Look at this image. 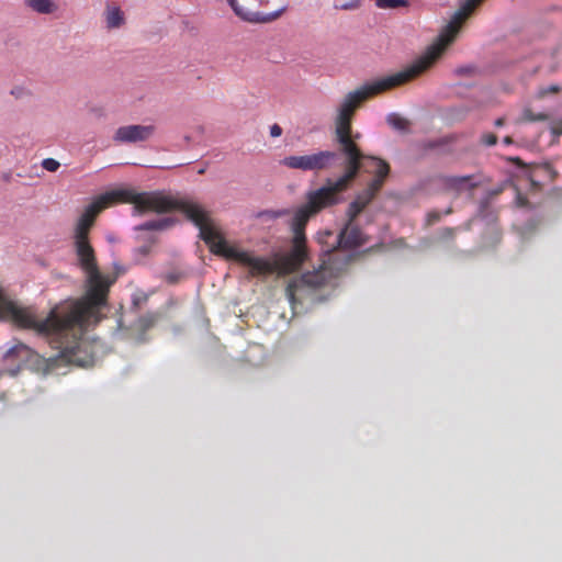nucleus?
<instances>
[{"label":"nucleus","instance_id":"f257e3e1","mask_svg":"<svg viewBox=\"0 0 562 562\" xmlns=\"http://www.w3.org/2000/svg\"><path fill=\"white\" fill-rule=\"evenodd\" d=\"M484 0H464L442 27L435 42L401 71L364 81L347 92L336 108L335 134L337 140H357L360 134L353 133L351 122L358 109L368 100L417 79L432 69L443 57L448 47L456 41L463 24Z\"/></svg>","mask_w":562,"mask_h":562},{"label":"nucleus","instance_id":"f03ea898","mask_svg":"<svg viewBox=\"0 0 562 562\" xmlns=\"http://www.w3.org/2000/svg\"><path fill=\"white\" fill-rule=\"evenodd\" d=\"M353 143H340L334 150H324L304 156L285 157L282 162L289 168L301 170H329L339 173L336 180L328 179L322 188L306 194V203L294 213L291 227L293 238L306 241L305 227L312 216L323 209L337 204L340 193L347 191L359 173L358 153Z\"/></svg>","mask_w":562,"mask_h":562},{"label":"nucleus","instance_id":"7ed1b4c3","mask_svg":"<svg viewBox=\"0 0 562 562\" xmlns=\"http://www.w3.org/2000/svg\"><path fill=\"white\" fill-rule=\"evenodd\" d=\"M184 215L199 227L200 237L209 246L211 252L248 267L250 277L273 273L286 276L297 271L308 259L306 241L299 238H292V246L288 252L277 255L274 260H269L256 257L250 251L229 246L222 233L213 225L209 213L200 204L184 205Z\"/></svg>","mask_w":562,"mask_h":562},{"label":"nucleus","instance_id":"20e7f679","mask_svg":"<svg viewBox=\"0 0 562 562\" xmlns=\"http://www.w3.org/2000/svg\"><path fill=\"white\" fill-rule=\"evenodd\" d=\"M117 203H131L139 213H166L172 210H180L183 214L184 205L196 204L187 200L173 199L161 192H137L132 188L114 189L99 195L86 207L76 224L74 239L89 238L90 229L98 214Z\"/></svg>","mask_w":562,"mask_h":562},{"label":"nucleus","instance_id":"39448f33","mask_svg":"<svg viewBox=\"0 0 562 562\" xmlns=\"http://www.w3.org/2000/svg\"><path fill=\"white\" fill-rule=\"evenodd\" d=\"M7 317L22 328L35 329L52 336H67L70 331L81 334L83 328L92 324L83 315H76L71 303L55 307L46 318L38 319L31 308L20 307L8 300L0 288V319Z\"/></svg>","mask_w":562,"mask_h":562},{"label":"nucleus","instance_id":"423d86ee","mask_svg":"<svg viewBox=\"0 0 562 562\" xmlns=\"http://www.w3.org/2000/svg\"><path fill=\"white\" fill-rule=\"evenodd\" d=\"M75 250L80 268L86 273L87 290L85 295L71 304L76 315H83L92 324L100 321V310L108 304V295L114 279L100 272L94 249L89 238L75 239Z\"/></svg>","mask_w":562,"mask_h":562},{"label":"nucleus","instance_id":"0eeeda50","mask_svg":"<svg viewBox=\"0 0 562 562\" xmlns=\"http://www.w3.org/2000/svg\"><path fill=\"white\" fill-rule=\"evenodd\" d=\"M355 256L345 252H335L324 260L318 269L307 271L289 282L285 289L286 296L292 305L301 302L313 291L325 286L331 279L340 277L348 270Z\"/></svg>","mask_w":562,"mask_h":562},{"label":"nucleus","instance_id":"6e6552de","mask_svg":"<svg viewBox=\"0 0 562 562\" xmlns=\"http://www.w3.org/2000/svg\"><path fill=\"white\" fill-rule=\"evenodd\" d=\"M351 147L358 153L359 171L363 170L373 175V179L363 190L357 193L355 200L348 206L347 217L350 222H353L382 189L390 173V166L380 158L364 156L357 147V143H353Z\"/></svg>","mask_w":562,"mask_h":562},{"label":"nucleus","instance_id":"1a4fd4ad","mask_svg":"<svg viewBox=\"0 0 562 562\" xmlns=\"http://www.w3.org/2000/svg\"><path fill=\"white\" fill-rule=\"evenodd\" d=\"M233 12L240 20L250 24H267L277 21L286 10L285 7L269 13L257 10L267 5L269 0H226Z\"/></svg>","mask_w":562,"mask_h":562},{"label":"nucleus","instance_id":"9d476101","mask_svg":"<svg viewBox=\"0 0 562 562\" xmlns=\"http://www.w3.org/2000/svg\"><path fill=\"white\" fill-rule=\"evenodd\" d=\"M161 137L158 125L154 123L124 125L116 130L114 140H146Z\"/></svg>","mask_w":562,"mask_h":562},{"label":"nucleus","instance_id":"9b49d317","mask_svg":"<svg viewBox=\"0 0 562 562\" xmlns=\"http://www.w3.org/2000/svg\"><path fill=\"white\" fill-rule=\"evenodd\" d=\"M352 223L353 222L348 220L347 225L338 235L337 244L338 247L342 250L356 249L363 246L368 241V238L362 233V231Z\"/></svg>","mask_w":562,"mask_h":562},{"label":"nucleus","instance_id":"f8f14e48","mask_svg":"<svg viewBox=\"0 0 562 562\" xmlns=\"http://www.w3.org/2000/svg\"><path fill=\"white\" fill-rule=\"evenodd\" d=\"M105 27L109 31L119 30L126 23L125 13L115 3H106L103 11Z\"/></svg>","mask_w":562,"mask_h":562},{"label":"nucleus","instance_id":"ddd939ff","mask_svg":"<svg viewBox=\"0 0 562 562\" xmlns=\"http://www.w3.org/2000/svg\"><path fill=\"white\" fill-rule=\"evenodd\" d=\"M479 186V181L474 176H452L445 179V187L447 190L456 193L471 191Z\"/></svg>","mask_w":562,"mask_h":562},{"label":"nucleus","instance_id":"4468645a","mask_svg":"<svg viewBox=\"0 0 562 562\" xmlns=\"http://www.w3.org/2000/svg\"><path fill=\"white\" fill-rule=\"evenodd\" d=\"M26 8L38 14H54L58 4L54 0H23Z\"/></svg>","mask_w":562,"mask_h":562},{"label":"nucleus","instance_id":"2eb2a0df","mask_svg":"<svg viewBox=\"0 0 562 562\" xmlns=\"http://www.w3.org/2000/svg\"><path fill=\"white\" fill-rule=\"evenodd\" d=\"M386 122L393 130L398 131L402 134H409L413 130L412 121L398 113H390L386 116Z\"/></svg>","mask_w":562,"mask_h":562},{"label":"nucleus","instance_id":"dca6fc26","mask_svg":"<svg viewBox=\"0 0 562 562\" xmlns=\"http://www.w3.org/2000/svg\"><path fill=\"white\" fill-rule=\"evenodd\" d=\"M176 220L172 217H164L160 220H151L140 224L137 229L139 231H164L173 226Z\"/></svg>","mask_w":562,"mask_h":562},{"label":"nucleus","instance_id":"f3484780","mask_svg":"<svg viewBox=\"0 0 562 562\" xmlns=\"http://www.w3.org/2000/svg\"><path fill=\"white\" fill-rule=\"evenodd\" d=\"M161 315L157 312H149L145 315L140 316L136 322V328L143 333L153 328L158 321L160 319Z\"/></svg>","mask_w":562,"mask_h":562},{"label":"nucleus","instance_id":"a211bd4d","mask_svg":"<svg viewBox=\"0 0 562 562\" xmlns=\"http://www.w3.org/2000/svg\"><path fill=\"white\" fill-rule=\"evenodd\" d=\"M31 352V349L22 344V342H19V344H15L14 346H12L10 349L7 350V352L4 353L3 358L9 360V359H24V358H27Z\"/></svg>","mask_w":562,"mask_h":562},{"label":"nucleus","instance_id":"6ab92c4d","mask_svg":"<svg viewBox=\"0 0 562 562\" xmlns=\"http://www.w3.org/2000/svg\"><path fill=\"white\" fill-rule=\"evenodd\" d=\"M453 75L461 78H473L479 75V68L473 65H463L454 68Z\"/></svg>","mask_w":562,"mask_h":562},{"label":"nucleus","instance_id":"aec40b11","mask_svg":"<svg viewBox=\"0 0 562 562\" xmlns=\"http://www.w3.org/2000/svg\"><path fill=\"white\" fill-rule=\"evenodd\" d=\"M375 5L380 9H397L408 7V0H374Z\"/></svg>","mask_w":562,"mask_h":562},{"label":"nucleus","instance_id":"412c9836","mask_svg":"<svg viewBox=\"0 0 562 562\" xmlns=\"http://www.w3.org/2000/svg\"><path fill=\"white\" fill-rule=\"evenodd\" d=\"M361 5V0H335L334 7L337 10L352 11Z\"/></svg>","mask_w":562,"mask_h":562},{"label":"nucleus","instance_id":"4be33fe9","mask_svg":"<svg viewBox=\"0 0 562 562\" xmlns=\"http://www.w3.org/2000/svg\"><path fill=\"white\" fill-rule=\"evenodd\" d=\"M88 114L92 119L102 120L106 117L108 112L104 105L94 103L88 106Z\"/></svg>","mask_w":562,"mask_h":562},{"label":"nucleus","instance_id":"5701e85b","mask_svg":"<svg viewBox=\"0 0 562 562\" xmlns=\"http://www.w3.org/2000/svg\"><path fill=\"white\" fill-rule=\"evenodd\" d=\"M548 119V115L544 113H538L535 114L531 109L526 108L521 112V120L527 122H533V121H546Z\"/></svg>","mask_w":562,"mask_h":562},{"label":"nucleus","instance_id":"b1692460","mask_svg":"<svg viewBox=\"0 0 562 562\" xmlns=\"http://www.w3.org/2000/svg\"><path fill=\"white\" fill-rule=\"evenodd\" d=\"M148 301V294L143 291H136L132 295V305L136 308H140Z\"/></svg>","mask_w":562,"mask_h":562},{"label":"nucleus","instance_id":"393cba45","mask_svg":"<svg viewBox=\"0 0 562 562\" xmlns=\"http://www.w3.org/2000/svg\"><path fill=\"white\" fill-rule=\"evenodd\" d=\"M560 87L558 85H551L549 87L540 88L536 94L537 99H543L548 94H555L560 92Z\"/></svg>","mask_w":562,"mask_h":562},{"label":"nucleus","instance_id":"a878e982","mask_svg":"<svg viewBox=\"0 0 562 562\" xmlns=\"http://www.w3.org/2000/svg\"><path fill=\"white\" fill-rule=\"evenodd\" d=\"M470 110L471 109L469 106L461 104V105L452 106L450 109V113L453 119H462L467 115V113L470 112Z\"/></svg>","mask_w":562,"mask_h":562},{"label":"nucleus","instance_id":"bb28decb","mask_svg":"<svg viewBox=\"0 0 562 562\" xmlns=\"http://www.w3.org/2000/svg\"><path fill=\"white\" fill-rule=\"evenodd\" d=\"M60 164L53 159V158H45L43 161H42V167L47 170V171H50V172H55L57 171V169L59 168Z\"/></svg>","mask_w":562,"mask_h":562},{"label":"nucleus","instance_id":"cd10ccee","mask_svg":"<svg viewBox=\"0 0 562 562\" xmlns=\"http://www.w3.org/2000/svg\"><path fill=\"white\" fill-rule=\"evenodd\" d=\"M551 134L554 137L562 135V117L553 120L550 124Z\"/></svg>","mask_w":562,"mask_h":562},{"label":"nucleus","instance_id":"c85d7f7f","mask_svg":"<svg viewBox=\"0 0 562 562\" xmlns=\"http://www.w3.org/2000/svg\"><path fill=\"white\" fill-rule=\"evenodd\" d=\"M10 94L15 99H23L30 95V91L23 87H14L11 89Z\"/></svg>","mask_w":562,"mask_h":562},{"label":"nucleus","instance_id":"c756f323","mask_svg":"<svg viewBox=\"0 0 562 562\" xmlns=\"http://www.w3.org/2000/svg\"><path fill=\"white\" fill-rule=\"evenodd\" d=\"M441 218V214L438 211H431L427 214V225H434L439 222Z\"/></svg>","mask_w":562,"mask_h":562},{"label":"nucleus","instance_id":"7c9ffc66","mask_svg":"<svg viewBox=\"0 0 562 562\" xmlns=\"http://www.w3.org/2000/svg\"><path fill=\"white\" fill-rule=\"evenodd\" d=\"M457 228L446 227L441 231L440 237L442 239H453L456 236Z\"/></svg>","mask_w":562,"mask_h":562},{"label":"nucleus","instance_id":"2f4dec72","mask_svg":"<svg viewBox=\"0 0 562 562\" xmlns=\"http://www.w3.org/2000/svg\"><path fill=\"white\" fill-rule=\"evenodd\" d=\"M282 135V128L279 124H273L270 127V136L272 138L280 137Z\"/></svg>","mask_w":562,"mask_h":562},{"label":"nucleus","instance_id":"473e14b6","mask_svg":"<svg viewBox=\"0 0 562 562\" xmlns=\"http://www.w3.org/2000/svg\"><path fill=\"white\" fill-rule=\"evenodd\" d=\"M484 140H490V142H493V140H496V136L493 135V134H488Z\"/></svg>","mask_w":562,"mask_h":562},{"label":"nucleus","instance_id":"72a5a7b5","mask_svg":"<svg viewBox=\"0 0 562 562\" xmlns=\"http://www.w3.org/2000/svg\"><path fill=\"white\" fill-rule=\"evenodd\" d=\"M204 131H205V128L203 126H199V133H200L199 135L200 136H204Z\"/></svg>","mask_w":562,"mask_h":562},{"label":"nucleus","instance_id":"f704fd0d","mask_svg":"<svg viewBox=\"0 0 562 562\" xmlns=\"http://www.w3.org/2000/svg\"><path fill=\"white\" fill-rule=\"evenodd\" d=\"M495 124H496L497 126L503 125V120H502V119H498V120L496 121V123H495Z\"/></svg>","mask_w":562,"mask_h":562},{"label":"nucleus","instance_id":"c9c22d12","mask_svg":"<svg viewBox=\"0 0 562 562\" xmlns=\"http://www.w3.org/2000/svg\"><path fill=\"white\" fill-rule=\"evenodd\" d=\"M452 212V210L449 207L447 211H446V214H450Z\"/></svg>","mask_w":562,"mask_h":562}]
</instances>
